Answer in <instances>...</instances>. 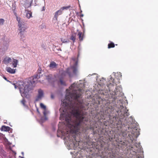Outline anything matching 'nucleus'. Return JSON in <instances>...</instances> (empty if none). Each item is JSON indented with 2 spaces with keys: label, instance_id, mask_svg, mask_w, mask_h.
Returning a JSON list of instances; mask_svg holds the SVG:
<instances>
[{
  "label": "nucleus",
  "instance_id": "1a4fd4ad",
  "mask_svg": "<svg viewBox=\"0 0 158 158\" xmlns=\"http://www.w3.org/2000/svg\"><path fill=\"white\" fill-rule=\"evenodd\" d=\"M58 64L54 61H52L50 64L49 66L50 69H52L54 68H56L57 67Z\"/></svg>",
  "mask_w": 158,
  "mask_h": 158
},
{
  "label": "nucleus",
  "instance_id": "7ed1b4c3",
  "mask_svg": "<svg viewBox=\"0 0 158 158\" xmlns=\"http://www.w3.org/2000/svg\"><path fill=\"white\" fill-rule=\"evenodd\" d=\"M17 20L18 21L19 30L20 31L19 34L20 36L21 39L22 40H24V36L23 35L24 34V32L27 29V27L25 25L23 24L20 20H18V19Z\"/></svg>",
  "mask_w": 158,
  "mask_h": 158
},
{
  "label": "nucleus",
  "instance_id": "4c0bfd02",
  "mask_svg": "<svg viewBox=\"0 0 158 158\" xmlns=\"http://www.w3.org/2000/svg\"><path fill=\"white\" fill-rule=\"evenodd\" d=\"M31 5V3H30V6Z\"/></svg>",
  "mask_w": 158,
  "mask_h": 158
},
{
  "label": "nucleus",
  "instance_id": "f257e3e1",
  "mask_svg": "<svg viewBox=\"0 0 158 158\" xmlns=\"http://www.w3.org/2000/svg\"><path fill=\"white\" fill-rule=\"evenodd\" d=\"M75 105L70 102V104L63 102L61 105L60 110L65 113L70 110L72 111L70 114L65 116V119L67 123V127L69 128L71 133L75 134L80 133L84 130V125L88 120L86 117L87 113L85 111L78 109H75Z\"/></svg>",
  "mask_w": 158,
  "mask_h": 158
},
{
  "label": "nucleus",
  "instance_id": "f03ea898",
  "mask_svg": "<svg viewBox=\"0 0 158 158\" xmlns=\"http://www.w3.org/2000/svg\"><path fill=\"white\" fill-rule=\"evenodd\" d=\"M75 85H76V84L74 83L69 87L71 90L73 89L72 92L69 93L66 96L65 98L67 101H65L63 102H66L69 104L71 101L75 105V107H76L77 104V103L76 104V102H78V98L80 97L81 94L80 89L76 90L74 89Z\"/></svg>",
  "mask_w": 158,
  "mask_h": 158
},
{
  "label": "nucleus",
  "instance_id": "72a5a7b5",
  "mask_svg": "<svg viewBox=\"0 0 158 158\" xmlns=\"http://www.w3.org/2000/svg\"><path fill=\"white\" fill-rule=\"evenodd\" d=\"M13 85H14V86H15V89H16L17 88L16 87V85H15V84H13Z\"/></svg>",
  "mask_w": 158,
  "mask_h": 158
},
{
  "label": "nucleus",
  "instance_id": "b1692460",
  "mask_svg": "<svg viewBox=\"0 0 158 158\" xmlns=\"http://www.w3.org/2000/svg\"><path fill=\"white\" fill-rule=\"evenodd\" d=\"M46 79H47V80L50 82V80L52 79V77L51 75H48L46 76Z\"/></svg>",
  "mask_w": 158,
  "mask_h": 158
},
{
  "label": "nucleus",
  "instance_id": "a211bd4d",
  "mask_svg": "<svg viewBox=\"0 0 158 158\" xmlns=\"http://www.w3.org/2000/svg\"><path fill=\"white\" fill-rule=\"evenodd\" d=\"M32 12L30 11H27L26 13V17L28 19H30L32 16Z\"/></svg>",
  "mask_w": 158,
  "mask_h": 158
},
{
  "label": "nucleus",
  "instance_id": "39448f33",
  "mask_svg": "<svg viewBox=\"0 0 158 158\" xmlns=\"http://www.w3.org/2000/svg\"><path fill=\"white\" fill-rule=\"evenodd\" d=\"M72 59L75 63L74 65L71 67V68L73 70V73L76 74L77 71V59L75 57H73Z\"/></svg>",
  "mask_w": 158,
  "mask_h": 158
},
{
  "label": "nucleus",
  "instance_id": "423d86ee",
  "mask_svg": "<svg viewBox=\"0 0 158 158\" xmlns=\"http://www.w3.org/2000/svg\"><path fill=\"white\" fill-rule=\"evenodd\" d=\"M40 78V75L37 74L35 76H33L30 77L29 79V82L32 85L35 83L38 79Z\"/></svg>",
  "mask_w": 158,
  "mask_h": 158
},
{
  "label": "nucleus",
  "instance_id": "473e14b6",
  "mask_svg": "<svg viewBox=\"0 0 158 158\" xmlns=\"http://www.w3.org/2000/svg\"><path fill=\"white\" fill-rule=\"evenodd\" d=\"M51 97L53 99L54 98V96L52 94L51 95Z\"/></svg>",
  "mask_w": 158,
  "mask_h": 158
},
{
  "label": "nucleus",
  "instance_id": "4468645a",
  "mask_svg": "<svg viewBox=\"0 0 158 158\" xmlns=\"http://www.w3.org/2000/svg\"><path fill=\"white\" fill-rule=\"evenodd\" d=\"M78 35L79 37V40L81 41L83 40L84 37V34L81 32H79L78 33Z\"/></svg>",
  "mask_w": 158,
  "mask_h": 158
},
{
  "label": "nucleus",
  "instance_id": "cd10ccee",
  "mask_svg": "<svg viewBox=\"0 0 158 158\" xmlns=\"http://www.w3.org/2000/svg\"><path fill=\"white\" fill-rule=\"evenodd\" d=\"M25 102H26V101H25V100H24V99H23L21 101L23 105H25Z\"/></svg>",
  "mask_w": 158,
  "mask_h": 158
},
{
  "label": "nucleus",
  "instance_id": "20e7f679",
  "mask_svg": "<svg viewBox=\"0 0 158 158\" xmlns=\"http://www.w3.org/2000/svg\"><path fill=\"white\" fill-rule=\"evenodd\" d=\"M19 86V89L21 96L24 97L27 96L28 94V90L27 89L28 86L24 87Z\"/></svg>",
  "mask_w": 158,
  "mask_h": 158
},
{
  "label": "nucleus",
  "instance_id": "bb28decb",
  "mask_svg": "<svg viewBox=\"0 0 158 158\" xmlns=\"http://www.w3.org/2000/svg\"><path fill=\"white\" fill-rule=\"evenodd\" d=\"M61 40L62 42V43H66L68 42V41L64 39H63V38H61Z\"/></svg>",
  "mask_w": 158,
  "mask_h": 158
},
{
  "label": "nucleus",
  "instance_id": "e433bc0d",
  "mask_svg": "<svg viewBox=\"0 0 158 158\" xmlns=\"http://www.w3.org/2000/svg\"><path fill=\"white\" fill-rule=\"evenodd\" d=\"M69 76H70V74H69Z\"/></svg>",
  "mask_w": 158,
  "mask_h": 158
},
{
  "label": "nucleus",
  "instance_id": "7c9ffc66",
  "mask_svg": "<svg viewBox=\"0 0 158 158\" xmlns=\"http://www.w3.org/2000/svg\"><path fill=\"white\" fill-rule=\"evenodd\" d=\"M64 115H65L64 114H61V115H60V118L62 119V116H63Z\"/></svg>",
  "mask_w": 158,
  "mask_h": 158
},
{
  "label": "nucleus",
  "instance_id": "9d476101",
  "mask_svg": "<svg viewBox=\"0 0 158 158\" xmlns=\"http://www.w3.org/2000/svg\"><path fill=\"white\" fill-rule=\"evenodd\" d=\"M62 11L61 10H59L56 11L55 14L54 18H55L57 20V18L59 15H60L62 14Z\"/></svg>",
  "mask_w": 158,
  "mask_h": 158
},
{
  "label": "nucleus",
  "instance_id": "2eb2a0df",
  "mask_svg": "<svg viewBox=\"0 0 158 158\" xmlns=\"http://www.w3.org/2000/svg\"><path fill=\"white\" fill-rule=\"evenodd\" d=\"M101 158H113V156L111 153H108V154L105 156H102Z\"/></svg>",
  "mask_w": 158,
  "mask_h": 158
},
{
  "label": "nucleus",
  "instance_id": "0eeeda50",
  "mask_svg": "<svg viewBox=\"0 0 158 158\" xmlns=\"http://www.w3.org/2000/svg\"><path fill=\"white\" fill-rule=\"evenodd\" d=\"M111 80L110 81H112V83L110 82L109 84L108 85L107 87L108 88V89L110 91H113L114 89V84H116L114 82V79H113L112 77H111L110 79Z\"/></svg>",
  "mask_w": 158,
  "mask_h": 158
},
{
  "label": "nucleus",
  "instance_id": "5701e85b",
  "mask_svg": "<svg viewBox=\"0 0 158 158\" xmlns=\"http://www.w3.org/2000/svg\"><path fill=\"white\" fill-rule=\"evenodd\" d=\"M40 107L44 109V110H45L46 109V107L44 105L43 103H41L40 104Z\"/></svg>",
  "mask_w": 158,
  "mask_h": 158
},
{
  "label": "nucleus",
  "instance_id": "c85d7f7f",
  "mask_svg": "<svg viewBox=\"0 0 158 158\" xmlns=\"http://www.w3.org/2000/svg\"><path fill=\"white\" fill-rule=\"evenodd\" d=\"M43 114L44 116H46L47 114V112L46 110V109L45 110H44V111L43 112Z\"/></svg>",
  "mask_w": 158,
  "mask_h": 158
},
{
  "label": "nucleus",
  "instance_id": "f3484780",
  "mask_svg": "<svg viewBox=\"0 0 158 158\" xmlns=\"http://www.w3.org/2000/svg\"><path fill=\"white\" fill-rule=\"evenodd\" d=\"M18 63V60H17L14 59L12 62V65L14 68H16L17 67V64Z\"/></svg>",
  "mask_w": 158,
  "mask_h": 158
},
{
  "label": "nucleus",
  "instance_id": "dca6fc26",
  "mask_svg": "<svg viewBox=\"0 0 158 158\" xmlns=\"http://www.w3.org/2000/svg\"><path fill=\"white\" fill-rule=\"evenodd\" d=\"M70 39L73 41L74 43L76 39V35L75 33L72 34L70 38Z\"/></svg>",
  "mask_w": 158,
  "mask_h": 158
},
{
  "label": "nucleus",
  "instance_id": "a878e982",
  "mask_svg": "<svg viewBox=\"0 0 158 158\" xmlns=\"http://www.w3.org/2000/svg\"><path fill=\"white\" fill-rule=\"evenodd\" d=\"M70 7V6H64L62 7L61 9L62 10H64V9H66L69 8Z\"/></svg>",
  "mask_w": 158,
  "mask_h": 158
},
{
  "label": "nucleus",
  "instance_id": "aec40b11",
  "mask_svg": "<svg viewBox=\"0 0 158 158\" xmlns=\"http://www.w3.org/2000/svg\"><path fill=\"white\" fill-rule=\"evenodd\" d=\"M1 128L2 130L5 131H6L9 130L10 127H6L5 126H3Z\"/></svg>",
  "mask_w": 158,
  "mask_h": 158
},
{
  "label": "nucleus",
  "instance_id": "393cba45",
  "mask_svg": "<svg viewBox=\"0 0 158 158\" xmlns=\"http://www.w3.org/2000/svg\"><path fill=\"white\" fill-rule=\"evenodd\" d=\"M60 82L61 84L62 85H66L65 82L64 81L61 79H60Z\"/></svg>",
  "mask_w": 158,
  "mask_h": 158
},
{
  "label": "nucleus",
  "instance_id": "f8f14e48",
  "mask_svg": "<svg viewBox=\"0 0 158 158\" xmlns=\"http://www.w3.org/2000/svg\"><path fill=\"white\" fill-rule=\"evenodd\" d=\"M6 70L8 72L10 73H15V69H11L10 67H7L6 68Z\"/></svg>",
  "mask_w": 158,
  "mask_h": 158
},
{
  "label": "nucleus",
  "instance_id": "f704fd0d",
  "mask_svg": "<svg viewBox=\"0 0 158 158\" xmlns=\"http://www.w3.org/2000/svg\"><path fill=\"white\" fill-rule=\"evenodd\" d=\"M83 15H81V17H83Z\"/></svg>",
  "mask_w": 158,
  "mask_h": 158
},
{
  "label": "nucleus",
  "instance_id": "ddd939ff",
  "mask_svg": "<svg viewBox=\"0 0 158 158\" xmlns=\"http://www.w3.org/2000/svg\"><path fill=\"white\" fill-rule=\"evenodd\" d=\"M120 88L119 87V86H117L115 88V89H114V92H113L114 94H113L114 97V98H115V96L117 95L118 94L117 93L119 91L120 92V90H119V89Z\"/></svg>",
  "mask_w": 158,
  "mask_h": 158
},
{
  "label": "nucleus",
  "instance_id": "412c9836",
  "mask_svg": "<svg viewBox=\"0 0 158 158\" xmlns=\"http://www.w3.org/2000/svg\"><path fill=\"white\" fill-rule=\"evenodd\" d=\"M95 124H91V123L90 124V125L89 126V129L90 130H92L94 131V127H95Z\"/></svg>",
  "mask_w": 158,
  "mask_h": 158
},
{
  "label": "nucleus",
  "instance_id": "6ab92c4d",
  "mask_svg": "<svg viewBox=\"0 0 158 158\" xmlns=\"http://www.w3.org/2000/svg\"><path fill=\"white\" fill-rule=\"evenodd\" d=\"M114 44L112 42H111L108 45V48H114Z\"/></svg>",
  "mask_w": 158,
  "mask_h": 158
},
{
  "label": "nucleus",
  "instance_id": "c9c22d12",
  "mask_svg": "<svg viewBox=\"0 0 158 158\" xmlns=\"http://www.w3.org/2000/svg\"><path fill=\"white\" fill-rule=\"evenodd\" d=\"M121 74L120 73H119V75H120V76L121 77H122V76L121 75Z\"/></svg>",
  "mask_w": 158,
  "mask_h": 158
},
{
  "label": "nucleus",
  "instance_id": "9b49d317",
  "mask_svg": "<svg viewBox=\"0 0 158 158\" xmlns=\"http://www.w3.org/2000/svg\"><path fill=\"white\" fill-rule=\"evenodd\" d=\"M11 59L10 58L6 57L3 60V62L5 64H7L10 62H11Z\"/></svg>",
  "mask_w": 158,
  "mask_h": 158
},
{
  "label": "nucleus",
  "instance_id": "4be33fe9",
  "mask_svg": "<svg viewBox=\"0 0 158 158\" xmlns=\"http://www.w3.org/2000/svg\"><path fill=\"white\" fill-rule=\"evenodd\" d=\"M5 22L4 20L3 19H0V25H3L4 24Z\"/></svg>",
  "mask_w": 158,
  "mask_h": 158
},
{
  "label": "nucleus",
  "instance_id": "2f4dec72",
  "mask_svg": "<svg viewBox=\"0 0 158 158\" xmlns=\"http://www.w3.org/2000/svg\"><path fill=\"white\" fill-rule=\"evenodd\" d=\"M133 147H131V148H130V149L132 150L133 151H134V152H135V150H134L133 149Z\"/></svg>",
  "mask_w": 158,
  "mask_h": 158
},
{
  "label": "nucleus",
  "instance_id": "c756f323",
  "mask_svg": "<svg viewBox=\"0 0 158 158\" xmlns=\"http://www.w3.org/2000/svg\"><path fill=\"white\" fill-rule=\"evenodd\" d=\"M3 78L5 79V80H6L7 81H9L7 80V78H6V77H5V76H4L3 77Z\"/></svg>",
  "mask_w": 158,
  "mask_h": 158
},
{
  "label": "nucleus",
  "instance_id": "58836bf2",
  "mask_svg": "<svg viewBox=\"0 0 158 158\" xmlns=\"http://www.w3.org/2000/svg\"><path fill=\"white\" fill-rule=\"evenodd\" d=\"M21 158H24L23 157H21Z\"/></svg>",
  "mask_w": 158,
  "mask_h": 158
},
{
  "label": "nucleus",
  "instance_id": "6e6552de",
  "mask_svg": "<svg viewBox=\"0 0 158 158\" xmlns=\"http://www.w3.org/2000/svg\"><path fill=\"white\" fill-rule=\"evenodd\" d=\"M38 94L37 98L36 99V101H37L40 99L43 96V91L41 89H39L38 91Z\"/></svg>",
  "mask_w": 158,
  "mask_h": 158
}]
</instances>
